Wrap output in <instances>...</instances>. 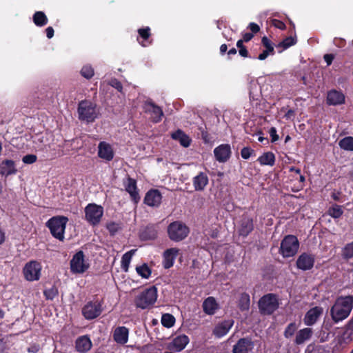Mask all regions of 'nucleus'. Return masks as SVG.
<instances>
[{"label":"nucleus","instance_id":"bb28decb","mask_svg":"<svg viewBox=\"0 0 353 353\" xmlns=\"http://www.w3.org/2000/svg\"><path fill=\"white\" fill-rule=\"evenodd\" d=\"M157 237V226L149 224L140 231L139 238L142 241L154 240Z\"/></svg>","mask_w":353,"mask_h":353},{"label":"nucleus","instance_id":"9d476101","mask_svg":"<svg viewBox=\"0 0 353 353\" xmlns=\"http://www.w3.org/2000/svg\"><path fill=\"white\" fill-rule=\"evenodd\" d=\"M103 311L102 303L98 301H88L82 308V314L87 320L99 316Z\"/></svg>","mask_w":353,"mask_h":353},{"label":"nucleus","instance_id":"9b49d317","mask_svg":"<svg viewBox=\"0 0 353 353\" xmlns=\"http://www.w3.org/2000/svg\"><path fill=\"white\" fill-rule=\"evenodd\" d=\"M41 265L36 261H31L23 268V274L27 281H38L41 276Z\"/></svg>","mask_w":353,"mask_h":353},{"label":"nucleus","instance_id":"f8f14e48","mask_svg":"<svg viewBox=\"0 0 353 353\" xmlns=\"http://www.w3.org/2000/svg\"><path fill=\"white\" fill-rule=\"evenodd\" d=\"M88 268L89 264L85 263L84 261L83 252H77L70 261L71 272L75 274H81L85 272Z\"/></svg>","mask_w":353,"mask_h":353},{"label":"nucleus","instance_id":"338daca9","mask_svg":"<svg viewBox=\"0 0 353 353\" xmlns=\"http://www.w3.org/2000/svg\"><path fill=\"white\" fill-rule=\"evenodd\" d=\"M46 37L51 39L54 36V30L52 27L49 26L46 29Z\"/></svg>","mask_w":353,"mask_h":353},{"label":"nucleus","instance_id":"aec40b11","mask_svg":"<svg viewBox=\"0 0 353 353\" xmlns=\"http://www.w3.org/2000/svg\"><path fill=\"white\" fill-rule=\"evenodd\" d=\"M114 155V153L113 149L109 143L105 141L99 143L98 146L99 157L107 161H110L113 159Z\"/></svg>","mask_w":353,"mask_h":353},{"label":"nucleus","instance_id":"6ab92c4d","mask_svg":"<svg viewBox=\"0 0 353 353\" xmlns=\"http://www.w3.org/2000/svg\"><path fill=\"white\" fill-rule=\"evenodd\" d=\"M345 97L341 90L335 89L330 90L327 92L326 103L328 105H338L345 103Z\"/></svg>","mask_w":353,"mask_h":353},{"label":"nucleus","instance_id":"ddd939ff","mask_svg":"<svg viewBox=\"0 0 353 353\" xmlns=\"http://www.w3.org/2000/svg\"><path fill=\"white\" fill-rule=\"evenodd\" d=\"M254 342L251 338H241L232 347V353H252L254 349Z\"/></svg>","mask_w":353,"mask_h":353},{"label":"nucleus","instance_id":"f3484780","mask_svg":"<svg viewBox=\"0 0 353 353\" xmlns=\"http://www.w3.org/2000/svg\"><path fill=\"white\" fill-rule=\"evenodd\" d=\"M314 262L315 257L314 255L304 252L299 255L296 264L299 270L307 271L310 270L314 267Z\"/></svg>","mask_w":353,"mask_h":353},{"label":"nucleus","instance_id":"7ed1b4c3","mask_svg":"<svg viewBox=\"0 0 353 353\" xmlns=\"http://www.w3.org/2000/svg\"><path fill=\"white\" fill-rule=\"evenodd\" d=\"M279 296L268 293L260 298L258 302L259 312L261 315H272L279 307Z\"/></svg>","mask_w":353,"mask_h":353},{"label":"nucleus","instance_id":"e433bc0d","mask_svg":"<svg viewBox=\"0 0 353 353\" xmlns=\"http://www.w3.org/2000/svg\"><path fill=\"white\" fill-rule=\"evenodd\" d=\"M339 145L341 149L353 151V137H345L341 139Z\"/></svg>","mask_w":353,"mask_h":353},{"label":"nucleus","instance_id":"6e6552de","mask_svg":"<svg viewBox=\"0 0 353 353\" xmlns=\"http://www.w3.org/2000/svg\"><path fill=\"white\" fill-rule=\"evenodd\" d=\"M85 219L92 225H99L103 215V208L96 203H89L84 209Z\"/></svg>","mask_w":353,"mask_h":353},{"label":"nucleus","instance_id":"dca6fc26","mask_svg":"<svg viewBox=\"0 0 353 353\" xmlns=\"http://www.w3.org/2000/svg\"><path fill=\"white\" fill-rule=\"evenodd\" d=\"M123 185L125 186V191L130 194L132 201L135 204H137L139 202L141 197L137 186V181L128 176L126 181H123Z\"/></svg>","mask_w":353,"mask_h":353},{"label":"nucleus","instance_id":"1a4fd4ad","mask_svg":"<svg viewBox=\"0 0 353 353\" xmlns=\"http://www.w3.org/2000/svg\"><path fill=\"white\" fill-rule=\"evenodd\" d=\"M254 230L253 219L247 212L243 213L236 225V232L239 236L247 237Z\"/></svg>","mask_w":353,"mask_h":353},{"label":"nucleus","instance_id":"bf43d9fd","mask_svg":"<svg viewBox=\"0 0 353 353\" xmlns=\"http://www.w3.org/2000/svg\"><path fill=\"white\" fill-rule=\"evenodd\" d=\"M295 117V110L289 109L285 114L284 118L287 120H293Z\"/></svg>","mask_w":353,"mask_h":353},{"label":"nucleus","instance_id":"864d4df0","mask_svg":"<svg viewBox=\"0 0 353 353\" xmlns=\"http://www.w3.org/2000/svg\"><path fill=\"white\" fill-rule=\"evenodd\" d=\"M37 160V157L35 154H27L22 158V161L25 164H32Z\"/></svg>","mask_w":353,"mask_h":353},{"label":"nucleus","instance_id":"0eeeda50","mask_svg":"<svg viewBox=\"0 0 353 353\" xmlns=\"http://www.w3.org/2000/svg\"><path fill=\"white\" fill-rule=\"evenodd\" d=\"M190 232L188 226L181 221H176L168 226V234L169 238L175 242L185 239Z\"/></svg>","mask_w":353,"mask_h":353},{"label":"nucleus","instance_id":"f704fd0d","mask_svg":"<svg viewBox=\"0 0 353 353\" xmlns=\"http://www.w3.org/2000/svg\"><path fill=\"white\" fill-rule=\"evenodd\" d=\"M34 23L38 27H43L48 23V19L42 11H37L32 16Z\"/></svg>","mask_w":353,"mask_h":353},{"label":"nucleus","instance_id":"4be33fe9","mask_svg":"<svg viewBox=\"0 0 353 353\" xmlns=\"http://www.w3.org/2000/svg\"><path fill=\"white\" fill-rule=\"evenodd\" d=\"M323 313V308L319 306L310 309L305 314L303 321L306 325H313Z\"/></svg>","mask_w":353,"mask_h":353},{"label":"nucleus","instance_id":"423d86ee","mask_svg":"<svg viewBox=\"0 0 353 353\" xmlns=\"http://www.w3.org/2000/svg\"><path fill=\"white\" fill-rule=\"evenodd\" d=\"M299 248V241L297 237L288 234L281 241L279 252L284 258L292 257L297 253Z\"/></svg>","mask_w":353,"mask_h":353},{"label":"nucleus","instance_id":"2eb2a0df","mask_svg":"<svg viewBox=\"0 0 353 353\" xmlns=\"http://www.w3.org/2000/svg\"><path fill=\"white\" fill-rule=\"evenodd\" d=\"M214 154L216 160L219 163L228 161L232 154L230 145L228 143L219 145L214 149Z\"/></svg>","mask_w":353,"mask_h":353},{"label":"nucleus","instance_id":"3c124183","mask_svg":"<svg viewBox=\"0 0 353 353\" xmlns=\"http://www.w3.org/2000/svg\"><path fill=\"white\" fill-rule=\"evenodd\" d=\"M255 154V151L250 147H244L241 150V156L243 159H248Z\"/></svg>","mask_w":353,"mask_h":353},{"label":"nucleus","instance_id":"a18cd8bd","mask_svg":"<svg viewBox=\"0 0 353 353\" xmlns=\"http://www.w3.org/2000/svg\"><path fill=\"white\" fill-rule=\"evenodd\" d=\"M80 73L82 77L87 79H90L94 74L93 68L90 65H85L82 67Z\"/></svg>","mask_w":353,"mask_h":353},{"label":"nucleus","instance_id":"cd10ccee","mask_svg":"<svg viewBox=\"0 0 353 353\" xmlns=\"http://www.w3.org/2000/svg\"><path fill=\"white\" fill-rule=\"evenodd\" d=\"M17 172V170L14 161L6 159L1 162L0 165V174L8 176L15 174Z\"/></svg>","mask_w":353,"mask_h":353},{"label":"nucleus","instance_id":"052dcab7","mask_svg":"<svg viewBox=\"0 0 353 353\" xmlns=\"http://www.w3.org/2000/svg\"><path fill=\"white\" fill-rule=\"evenodd\" d=\"M334 43L339 48H343L345 46L346 41L343 39L335 38L334 40Z\"/></svg>","mask_w":353,"mask_h":353},{"label":"nucleus","instance_id":"c03bdc74","mask_svg":"<svg viewBox=\"0 0 353 353\" xmlns=\"http://www.w3.org/2000/svg\"><path fill=\"white\" fill-rule=\"evenodd\" d=\"M52 150V149L51 148L50 144L44 145L42 147L38 148V151L43 152V153L46 154V155L45 154L43 155V157L45 158L53 159L56 157V154H55V152L51 153L50 152ZM53 150H55L53 149Z\"/></svg>","mask_w":353,"mask_h":353},{"label":"nucleus","instance_id":"5fc2aeb1","mask_svg":"<svg viewBox=\"0 0 353 353\" xmlns=\"http://www.w3.org/2000/svg\"><path fill=\"white\" fill-rule=\"evenodd\" d=\"M109 84L112 87L115 88L116 90H117L119 92H122V90H123V85H122L121 82L120 81H119L118 79H112L110 81Z\"/></svg>","mask_w":353,"mask_h":353},{"label":"nucleus","instance_id":"774afa93","mask_svg":"<svg viewBox=\"0 0 353 353\" xmlns=\"http://www.w3.org/2000/svg\"><path fill=\"white\" fill-rule=\"evenodd\" d=\"M270 54H271V52L267 51L266 50H264L258 57V59L259 60H265Z\"/></svg>","mask_w":353,"mask_h":353},{"label":"nucleus","instance_id":"58836bf2","mask_svg":"<svg viewBox=\"0 0 353 353\" xmlns=\"http://www.w3.org/2000/svg\"><path fill=\"white\" fill-rule=\"evenodd\" d=\"M161 322L163 327L170 328L175 323V318L172 314L165 313L162 315Z\"/></svg>","mask_w":353,"mask_h":353},{"label":"nucleus","instance_id":"f257e3e1","mask_svg":"<svg viewBox=\"0 0 353 353\" xmlns=\"http://www.w3.org/2000/svg\"><path fill=\"white\" fill-rule=\"evenodd\" d=\"M353 309V296H339L330 307V316L334 323L346 319Z\"/></svg>","mask_w":353,"mask_h":353},{"label":"nucleus","instance_id":"e2e57ef3","mask_svg":"<svg viewBox=\"0 0 353 353\" xmlns=\"http://www.w3.org/2000/svg\"><path fill=\"white\" fill-rule=\"evenodd\" d=\"M40 350L39 344H32L28 348V352L30 353H37Z\"/></svg>","mask_w":353,"mask_h":353},{"label":"nucleus","instance_id":"de8ad7c7","mask_svg":"<svg viewBox=\"0 0 353 353\" xmlns=\"http://www.w3.org/2000/svg\"><path fill=\"white\" fill-rule=\"evenodd\" d=\"M58 289L55 286H52L43 291V294L48 300H53L58 295Z\"/></svg>","mask_w":353,"mask_h":353},{"label":"nucleus","instance_id":"7c9ffc66","mask_svg":"<svg viewBox=\"0 0 353 353\" xmlns=\"http://www.w3.org/2000/svg\"><path fill=\"white\" fill-rule=\"evenodd\" d=\"M219 305L212 296L208 297L203 303V310L204 312L209 315H212L218 309Z\"/></svg>","mask_w":353,"mask_h":353},{"label":"nucleus","instance_id":"f03ea898","mask_svg":"<svg viewBox=\"0 0 353 353\" xmlns=\"http://www.w3.org/2000/svg\"><path fill=\"white\" fill-rule=\"evenodd\" d=\"M157 288L154 285H152L143 290L137 295L134 298V303L137 308L149 310L154 306L157 300Z\"/></svg>","mask_w":353,"mask_h":353},{"label":"nucleus","instance_id":"c85d7f7f","mask_svg":"<svg viewBox=\"0 0 353 353\" xmlns=\"http://www.w3.org/2000/svg\"><path fill=\"white\" fill-rule=\"evenodd\" d=\"M208 177L207 174L203 172L199 173L192 180L193 186L196 191H203L208 184Z\"/></svg>","mask_w":353,"mask_h":353},{"label":"nucleus","instance_id":"4468645a","mask_svg":"<svg viewBox=\"0 0 353 353\" xmlns=\"http://www.w3.org/2000/svg\"><path fill=\"white\" fill-rule=\"evenodd\" d=\"M144 111L150 114V119L153 123H159L161 121L163 115L161 107L156 105L152 101H146L144 105Z\"/></svg>","mask_w":353,"mask_h":353},{"label":"nucleus","instance_id":"37998d69","mask_svg":"<svg viewBox=\"0 0 353 353\" xmlns=\"http://www.w3.org/2000/svg\"><path fill=\"white\" fill-rule=\"evenodd\" d=\"M134 252V250H131L123 255L121 259V266L125 271L128 270L131 257Z\"/></svg>","mask_w":353,"mask_h":353},{"label":"nucleus","instance_id":"680f3d73","mask_svg":"<svg viewBox=\"0 0 353 353\" xmlns=\"http://www.w3.org/2000/svg\"><path fill=\"white\" fill-rule=\"evenodd\" d=\"M323 59L326 62L327 65H330L334 59V55L333 54H325L323 56Z\"/></svg>","mask_w":353,"mask_h":353},{"label":"nucleus","instance_id":"13d9d810","mask_svg":"<svg viewBox=\"0 0 353 353\" xmlns=\"http://www.w3.org/2000/svg\"><path fill=\"white\" fill-rule=\"evenodd\" d=\"M248 28L250 30L251 33H252L253 34H256L260 31L259 26L254 22L250 23Z\"/></svg>","mask_w":353,"mask_h":353},{"label":"nucleus","instance_id":"6e6d98bb","mask_svg":"<svg viewBox=\"0 0 353 353\" xmlns=\"http://www.w3.org/2000/svg\"><path fill=\"white\" fill-rule=\"evenodd\" d=\"M271 24H272V26H274L275 28L282 30H283L286 28L285 24L283 21H281L279 19H272L271 21Z\"/></svg>","mask_w":353,"mask_h":353},{"label":"nucleus","instance_id":"20e7f679","mask_svg":"<svg viewBox=\"0 0 353 353\" xmlns=\"http://www.w3.org/2000/svg\"><path fill=\"white\" fill-rule=\"evenodd\" d=\"M79 119L86 123H92L98 117L97 105L88 100L81 101L78 104Z\"/></svg>","mask_w":353,"mask_h":353},{"label":"nucleus","instance_id":"5701e85b","mask_svg":"<svg viewBox=\"0 0 353 353\" xmlns=\"http://www.w3.org/2000/svg\"><path fill=\"white\" fill-rule=\"evenodd\" d=\"M179 253L177 248L167 249L163 254V266L165 269H169L173 266L175 259Z\"/></svg>","mask_w":353,"mask_h":353},{"label":"nucleus","instance_id":"603ef678","mask_svg":"<svg viewBox=\"0 0 353 353\" xmlns=\"http://www.w3.org/2000/svg\"><path fill=\"white\" fill-rule=\"evenodd\" d=\"M198 130L200 131L201 139L203 140L204 143H209L210 141V137L208 131L205 130V128L200 126L198 128Z\"/></svg>","mask_w":353,"mask_h":353},{"label":"nucleus","instance_id":"a211bd4d","mask_svg":"<svg viewBox=\"0 0 353 353\" xmlns=\"http://www.w3.org/2000/svg\"><path fill=\"white\" fill-rule=\"evenodd\" d=\"M162 195L157 189H150L145 195L143 202L150 207H159L161 203Z\"/></svg>","mask_w":353,"mask_h":353},{"label":"nucleus","instance_id":"b1692460","mask_svg":"<svg viewBox=\"0 0 353 353\" xmlns=\"http://www.w3.org/2000/svg\"><path fill=\"white\" fill-rule=\"evenodd\" d=\"M128 329L125 326H119L114 330L113 339L118 344L124 345L128 341Z\"/></svg>","mask_w":353,"mask_h":353},{"label":"nucleus","instance_id":"c9c22d12","mask_svg":"<svg viewBox=\"0 0 353 353\" xmlns=\"http://www.w3.org/2000/svg\"><path fill=\"white\" fill-rule=\"evenodd\" d=\"M343 214V207L338 204H333L327 210V214L334 219L340 218Z\"/></svg>","mask_w":353,"mask_h":353},{"label":"nucleus","instance_id":"39448f33","mask_svg":"<svg viewBox=\"0 0 353 353\" xmlns=\"http://www.w3.org/2000/svg\"><path fill=\"white\" fill-rule=\"evenodd\" d=\"M68 221V219L66 216H53L47 221L46 226L49 228L52 236L63 241Z\"/></svg>","mask_w":353,"mask_h":353},{"label":"nucleus","instance_id":"ea45409f","mask_svg":"<svg viewBox=\"0 0 353 353\" xmlns=\"http://www.w3.org/2000/svg\"><path fill=\"white\" fill-rule=\"evenodd\" d=\"M341 256L342 258L346 261L353 258V241L345 245L342 249Z\"/></svg>","mask_w":353,"mask_h":353},{"label":"nucleus","instance_id":"49530a36","mask_svg":"<svg viewBox=\"0 0 353 353\" xmlns=\"http://www.w3.org/2000/svg\"><path fill=\"white\" fill-rule=\"evenodd\" d=\"M261 43L267 51L271 52V55L275 54L274 43L265 36L261 39Z\"/></svg>","mask_w":353,"mask_h":353},{"label":"nucleus","instance_id":"4c0bfd02","mask_svg":"<svg viewBox=\"0 0 353 353\" xmlns=\"http://www.w3.org/2000/svg\"><path fill=\"white\" fill-rule=\"evenodd\" d=\"M250 295L245 292L242 293L241 294L239 301V307L241 311L248 310L250 307Z\"/></svg>","mask_w":353,"mask_h":353},{"label":"nucleus","instance_id":"2f4dec72","mask_svg":"<svg viewBox=\"0 0 353 353\" xmlns=\"http://www.w3.org/2000/svg\"><path fill=\"white\" fill-rule=\"evenodd\" d=\"M312 335V330L309 327L300 330L296 335L294 343L301 345L309 340Z\"/></svg>","mask_w":353,"mask_h":353},{"label":"nucleus","instance_id":"412c9836","mask_svg":"<svg viewBox=\"0 0 353 353\" xmlns=\"http://www.w3.org/2000/svg\"><path fill=\"white\" fill-rule=\"evenodd\" d=\"M139 37L137 40L140 45L143 47H148L152 44V39H151L152 33L150 27L146 26L137 30Z\"/></svg>","mask_w":353,"mask_h":353},{"label":"nucleus","instance_id":"0e129e2a","mask_svg":"<svg viewBox=\"0 0 353 353\" xmlns=\"http://www.w3.org/2000/svg\"><path fill=\"white\" fill-rule=\"evenodd\" d=\"M254 37V34L251 32H246L243 34L242 39L245 42H248Z\"/></svg>","mask_w":353,"mask_h":353},{"label":"nucleus","instance_id":"4d7b16f0","mask_svg":"<svg viewBox=\"0 0 353 353\" xmlns=\"http://www.w3.org/2000/svg\"><path fill=\"white\" fill-rule=\"evenodd\" d=\"M269 134L271 137V141L272 143L276 142L279 140V137L277 134L276 129L274 127H272L269 130Z\"/></svg>","mask_w":353,"mask_h":353},{"label":"nucleus","instance_id":"a19ab883","mask_svg":"<svg viewBox=\"0 0 353 353\" xmlns=\"http://www.w3.org/2000/svg\"><path fill=\"white\" fill-rule=\"evenodd\" d=\"M136 271L139 276L144 279H148L152 273L151 269L146 263L137 266L136 268Z\"/></svg>","mask_w":353,"mask_h":353},{"label":"nucleus","instance_id":"72a5a7b5","mask_svg":"<svg viewBox=\"0 0 353 353\" xmlns=\"http://www.w3.org/2000/svg\"><path fill=\"white\" fill-rule=\"evenodd\" d=\"M261 165L273 166L275 163V155L272 152H264L257 159Z\"/></svg>","mask_w":353,"mask_h":353},{"label":"nucleus","instance_id":"393cba45","mask_svg":"<svg viewBox=\"0 0 353 353\" xmlns=\"http://www.w3.org/2000/svg\"><path fill=\"white\" fill-rule=\"evenodd\" d=\"M234 323L232 320L223 321L217 324L213 330V334L218 338L223 337L229 332Z\"/></svg>","mask_w":353,"mask_h":353},{"label":"nucleus","instance_id":"8fccbe9b","mask_svg":"<svg viewBox=\"0 0 353 353\" xmlns=\"http://www.w3.org/2000/svg\"><path fill=\"white\" fill-rule=\"evenodd\" d=\"M106 228L110 232V234L111 236H114L121 228L119 223L114 221H111L106 224Z\"/></svg>","mask_w":353,"mask_h":353},{"label":"nucleus","instance_id":"79ce46f5","mask_svg":"<svg viewBox=\"0 0 353 353\" xmlns=\"http://www.w3.org/2000/svg\"><path fill=\"white\" fill-rule=\"evenodd\" d=\"M296 43V37H288L284 39L282 41H281L277 47L283 48V50H285Z\"/></svg>","mask_w":353,"mask_h":353},{"label":"nucleus","instance_id":"a878e982","mask_svg":"<svg viewBox=\"0 0 353 353\" xmlns=\"http://www.w3.org/2000/svg\"><path fill=\"white\" fill-rule=\"evenodd\" d=\"M92 346V341L86 335L78 337L75 341L76 350L81 353L88 352L91 349Z\"/></svg>","mask_w":353,"mask_h":353},{"label":"nucleus","instance_id":"473e14b6","mask_svg":"<svg viewBox=\"0 0 353 353\" xmlns=\"http://www.w3.org/2000/svg\"><path fill=\"white\" fill-rule=\"evenodd\" d=\"M189 343V338L188 336L183 334L175 337L172 341V345L174 349L176 352L182 351L187 344Z\"/></svg>","mask_w":353,"mask_h":353},{"label":"nucleus","instance_id":"09e8293b","mask_svg":"<svg viewBox=\"0 0 353 353\" xmlns=\"http://www.w3.org/2000/svg\"><path fill=\"white\" fill-rule=\"evenodd\" d=\"M297 330V325L296 323H290L285 328L284 331V336L285 338L289 339L292 337Z\"/></svg>","mask_w":353,"mask_h":353},{"label":"nucleus","instance_id":"69168bd1","mask_svg":"<svg viewBox=\"0 0 353 353\" xmlns=\"http://www.w3.org/2000/svg\"><path fill=\"white\" fill-rule=\"evenodd\" d=\"M239 55L246 58L249 57V52L246 47L241 48V49L239 50Z\"/></svg>","mask_w":353,"mask_h":353},{"label":"nucleus","instance_id":"c756f323","mask_svg":"<svg viewBox=\"0 0 353 353\" xmlns=\"http://www.w3.org/2000/svg\"><path fill=\"white\" fill-rule=\"evenodd\" d=\"M172 139L178 141L180 144L184 147L188 148L191 143V139L183 130L178 129L171 134Z\"/></svg>","mask_w":353,"mask_h":353}]
</instances>
